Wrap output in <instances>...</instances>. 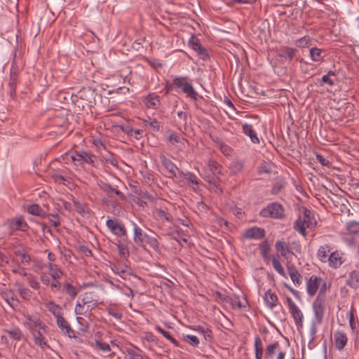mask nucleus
Here are the masks:
<instances>
[{"label":"nucleus","instance_id":"nucleus-1","mask_svg":"<svg viewBox=\"0 0 359 359\" xmlns=\"http://www.w3.org/2000/svg\"><path fill=\"white\" fill-rule=\"evenodd\" d=\"M99 304L97 299L93 298L91 292H86L80 296L76 301L74 308V313L77 316V322L81 324L83 320V318L80 316H83L90 319L92 316V311L94 310Z\"/></svg>","mask_w":359,"mask_h":359},{"label":"nucleus","instance_id":"nucleus-2","mask_svg":"<svg viewBox=\"0 0 359 359\" xmlns=\"http://www.w3.org/2000/svg\"><path fill=\"white\" fill-rule=\"evenodd\" d=\"M65 158L67 161L70 158L76 166L83 165L84 163L95 166L96 163V156L86 151H75L72 154L67 153Z\"/></svg>","mask_w":359,"mask_h":359},{"label":"nucleus","instance_id":"nucleus-3","mask_svg":"<svg viewBox=\"0 0 359 359\" xmlns=\"http://www.w3.org/2000/svg\"><path fill=\"white\" fill-rule=\"evenodd\" d=\"M22 69V64L19 62V59L17 58L16 54H15L11 66L8 81L10 95L13 97L16 95V86L18 82V75Z\"/></svg>","mask_w":359,"mask_h":359},{"label":"nucleus","instance_id":"nucleus-4","mask_svg":"<svg viewBox=\"0 0 359 359\" xmlns=\"http://www.w3.org/2000/svg\"><path fill=\"white\" fill-rule=\"evenodd\" d=\"M259 215L263 217H271L276 219H281L285 217V210L283 205L278 203L273 202L269 203L263 208Z\"/></svg>","mask_w":359,"mask_h":359},{"label":"nucleus","instance_id":"nucleus-5","mask_svg":"<svg viewBox=\"0 0 359 359\" xmlns=\"http://www.w3.org/2000/svg\"><path fill=\"white\" fill-rule=\"evenodd\" d=\"M187 77L179 76L173 79V84L194 100H197L198 97V93L195 90L193 86L187 82Z\"/></svg>","mask_w":359,"mask_h":359},{"label":"nucleus","instance_id":"nucleus-6","mask_svg":"<svg viewBox=\"0 0 359 359\" xmlns=\"http://www.w3.org/2000/svg\"><path fill=\"white\" fill-rule=\"evenodd\" d=\"M106 226L110 232L114 236L122 238L127 236V231L124 224L118 219H108Z\"/></svg>","mask_w":359,"mask_h":359},{"label":"nucleus","instance_id":"nucleus-7","mask_svg":"<svg viewBox=\"0 0 359 359\" xmlns=\"http://www.w3.org/2000/svg\"><path fill=\"white\" fill-rule=\"evenodd\" d=\"M310 215V210L305 209L303 215L298 217L294 225V229L304 237L306 236V229L309 227L311 223Z\"/></svg>","mask_w":359,"mask_h":359},{"label":"nucleus","instance_id":"nucleus-8","mask_svg":"<svg viewBox=\"0 0 359 359\" xmlns=\"http://www.w3.org/2000/svg\"><path fill=\"white\" fill-rule=\"evenodd\" d=\"M286 302L289 309V311L297 325V328H302L303 326V318L304 315L301 309L297 305L292 301L290 297H287Z\"/></svg>","mask_w":359,"mask_h":359},{"label":"nucleus","instance_id":"nucleus-9","mask_svg":"<svg viewBox=\"0 0 359 359\" xmlns=\"http://www.w3.org/2000/svg\"><path fill=\"white\" fill-rule=\"evenodd\" d=\"M323 292V288L320 289V293L313 303V311L314 313L313 324H321L325 313V307L323 305V299L320 297Z\"/></svg>","mask_w":359,"mask_h":359},{"label":"nucleus","instance_id":"nucleus-10","mask_svg":"<svg viewBox=\"0 0 359 359\" xmlns=\"http://www.w3.org/2000/svg\"><path fill=\"white\" fill-rule=\"evenodd\" d=\"M25 322L24 325L29 330V332L36 331L37 329L42 330L43 332H46L47 325L43 323L39 318L33 316L29 314H25Z\"/></svg>","mask_w":359,"mask_h":359},{"label":"nucleus","instance_id":"nucleus-11","mask_svg":"<svg viewBox=\"0 0 359 359\" xmlns=\"http://www.w3.org/2000/svg\"><path fill=\"white\" fill-rule=\"evenodd\" d=\"M222 166L216 161L210 159L208 161L207 166L203 168V173L201 175L203 177L205 173L210 174L211 176L219 178V175H222Z\"/></svg>","mask_w":359,"mask_h":359},{"label":"nucleus","instance_id":"nucleus-12","mask_svg":"<svg viewBox=\"0 0 359 359\" xmlns=\"http://www.w3.org/2000/svg\"><path fill=\"white\" fill-rule=\"evenodd\" d=\"M189 43L191 48L197 53L198 57L203 61H206L210 58V55L208 50H206L205 48L201 46L198 39H195L194 36H192L189 39Z\"/></svg>","mask_w":359,"mask_h":359},{"label":"nucleus","instance_id":"nucleus-13","mask_svg":"<svg viewBox=\"0 0 359 359\" xmlns=\"http://www.w3.org/2000/svg\"><path fill=\"white\" fill-rule=\"evenodd\" d=\"M322 282V278L313 275L309 278L306 282V292L310 297L316 294Z\"/></svg>","mask_w":359,"mask_h":359},{"label":"nucleus","instance_id":"nucleus-14","mask_svg":"<svg viewBox=\"0 0 359 359\" xmlns=\"http://www.w3.org/2000/svg\"><path fill=\"white\" fill-rule=\"evenodd\" d=\"M111 268L114 273L118 275L124 280L129 278V277L133 274L131 268L125 264H114Z\"/></svg>","mask_w":359,"mask_h":359},{"label":"nucleus","instance_id":"nucleus-15","mask_svg":"<svg viewBox=\"0 0 359 359\" xmlns=\"http://www.w3.org/2000/svg\"><path fill=\"white\" fill-rule=\"evenodd\" d=\"M144 104L146 108L151 109H158L161 105L160 97L155 93H150L142 97Z\"/></svg>","mask_w":359,"mask_h":359},{"label":"nucleus","instance_id":"nucleus-16","mask_svg":"<svg viewBox=\"0 0 359 359\" xmlns=\"http://www.w3.org/2000/svg\"><path fill=\"white\" fill-rule=\"evenodd\" d=\"M101 189L109 198H114L116 196V200L124 201L126 199V196L121 191L109 183H103Z\"/></svg>","mask_w":359,"mask_h":359},{"label":"nucleus","instance_id":"nucleus-17","mask_svg":"<svg viewBox=\"0 0 359 359\" xmlns=\"http://www.w3.org/2000/svg\"><path fill=\"white\" fill-rule=\"evenodd\" d=\"M56 324L64 334L70 338L75 337L74 330L62 315L56 318Z\"/></svg>","mask_w":359,"mask_h":359},{"label":"nucleus","instance_id":"nucleus-18","mask_svg":"<svg viewBox=\"0 0 359 359\" xmlns=\"http://www.w3.org/2000/svg\"><path fill=\"white\" fill-rule=\"evenodd\" d=\"M45 332L39 329H37L36 331L31 332L34 344L43 350L49 348V346L47 344V340L43 337V333Z\"/></svg>","mask_w":359,"mask_h":359},{"label":"nucleus","instance_id":"nucleus-19","mask_svg":"<svg viewBox=\"0 0 359 359\" xmlns=\"http://www.w3.org/2000/svg\"><path fill=\"white\" fill-rule=\"evenodd\" d=\"M133 241L139 247H144V240L147 233H146L140 226L133 222Z\"/></svg>","mask_w":359,"mask_h":359},{"label":"nucleus","instance_id":"nucleus-20","mask_svg":"<svg viewBox=\"0 0 359 359\" xmlns=\"http://www.w3.org/2000/svg\"><path fill=\"white\" fill-rule=\"evenodd\" d=\"M243 236L250 239H261L265 236V231L260 227L249 228L244 231Z\"/></svg>","mask_w":359,"mask_h":359},{"label":"nucleus","instance_id":"nucleus-21","mask_svg":"<svg viewBox=\"0 0 359 359\" xmlns=\"http://www.w3.org/2000/svg\"><path fill=\"white\" fill-rule=\"evenodd\" d=\"M203 179L205 182H207L210 188L217 194L220 195L222 194L223 191L219 184V177L215 178L211 176L210 174L205 173L203 175Z\"/></svg>","mask_w":359,"mask_h":359},{"label":"nucleus","instance_id":"nucleus-22","mask_svg":"<svg viewBox=\"0 0 359 359\" xmlns=\"http://www.w3.org/2000/svg\"><path fill=\"white\" fill-rule=\"evenodd\" d=\"M9 227L12 230H20L25 231L28 229V225L22 217H17L15 218L8 220Z\"/></svg>","mask_w":359,"mask_h":359},{"label":"nucleus","instance_id":"nucleus-23","mask_svg":"<svg viewBox=\"0 0 359 359\" xmlns=\"http://www.w3.org/2000/svg\"><path fill=\"white\" fill-rule=\"evenodd\" d=\"M264 301L265 305L270 309L275 308L278 303V298L276 293L272 292L271 290L269 289L266 291L264 296Z\"/></svg>","mask_w":359,"mask_h":359},{"label":"nucleus","instance_id":"nucleus-24","mask_svg":"<svg viewBox=\"0 0 359 359\" xmlns=\"http://www.w3.org/2000/svg\"><path fill=\"white\" fill-rule=\"evenodd\" d=\"M160 159L162 163V165L171 175V176L175 177L177 175V172L179 171V169L176 166V165L170 159L165 157L164 155L161 156Z\"/></svg>","mask_w":359,"mask_h":359},{"label":"nucleus","instance_id":"nucleus-25","mask_svg":"<svg viewBox=\"0 0 359 359\" xmlns=\"http://www.w3.org/2000/svg\"><path fill=\"white\" fill-rule=\"evenodd\" d=\"M276 250L280 254L281 256L285 257V259L289 258V255L293 254V252L291 250L289 245L286 243L285 241H278L275 244Z\"/></svg>","mask_w":359,"mask_h":359},{"label":"nucleus","instance_id":"nucleus-26","mask_svg":"<svg viewBox=\"0 0 359 359\" xmlns=\"http://www.w3.org/2000/svg\"><path fill=\"white\" fill-rule=\"evenodd\" d=\"M347 341L348 338L344 332H337L334 333V342L337 349L339 351L343 350Z\"/></svg>","mask_w":359,"mask_h":359},{"label":"nucleus","instance_id":"nucleus-27","mask_svg":"<svg viewBox=\"0 0 359 359\" xmlns=\"http://www.w3.org/2000/svg\"><path fill=\"white\" fill-rule=\"evenodd\" d=\"M338 81L337 74L334 71H329L327 74L323 75L320 79V86L328 84L333 86Z\"/></svg>","mask_w":359,"mask_h":359},{"label":"nucleus","instance_id":"nucleus-28","mask_svg":"<svg viewBox=\"0 0 359 359\" xmlns=\"http://www.w3.org/2000/svg\"><path fill=\"white\" fill-rule=\"evenodd\" d=\"M243 133L250 137L251 141L257 144L259 142V140L257 135V133L254 130L252 126L248 123H244L242 126Z\"/></svg>","mask_w":359,"mask_h":359},{"label":"nucleus","instance_id":"nucleus-29","mask_svg":"<svg viewBox=\"0 0 359 359\" xmlns=\"http://www.w3.org/2000/svg\"><path fill=\"white\" fill-rule=\"evenodd\" d=\"M46 266L48 269L50 276L53 280L61 279L63 276V272L57 264L48 263Z\"/></svg>","mask_w":359,"mask_h":359},{"label":"nucleus","instance_id":"nucleus-30","mask_svg":"<svg viewBox=\"0 0 359 359\" xmlns=\"http://www.w3.org/2000/svg\"><path fill=\"white\" fill-rule=\"evenodd\" d=\"M287 270L289 276L293 283L296 285H300L302 284V276L297 270L295 266L293 265L288 266Z\"/></svg>","mask_w":359,"mask_h":359},{"label":"nucleus","instance_id":"nucleus-31","mask_svg":"<svg viewBox=\"0 0 359 359\" xmlns=\"http://www.w3.org/2000/svg\"><path fill=\"white\" fill-rule=\"evenodd\" d=\"M346 284L353 289L359 287V271L353 270L349 273L348 279Z\"/></svg>","mask_w":359,"mask_h":359},{"label":"nucleus","instance_id":"nucleus-32","mask_svg":"<svg viewBox=\"0 0 359 359\" xmlns=\"http://www.w3.org/2000/svg\"><path fill=\"white\" fill-rule=\"evenodd\" d=\"M15 286L17 287V291L20 296L25 300H29L32 297V291L25 287L22 283L16 282Z\"/></svg>","mask_w":359,"mask_h":359},{"label":"nucleus","instance_id":"nucleus-33","mask_svg":"<svg viewBox=\"0 0 359 359\" xmlns=\"http://www.w3.org/2000/svg\"><path fill=\"white\" fill-rule=\"evenodd\" d=\"M329 264L331 267L338 268L342 264L341 257L337 251L331 252L327 259Z\"/></svg>","mask_w":359,"mask_h":359},{"label":"nucleus","instance_id":"nucleus-34","mask_svg":"<svg viewBox=\"0 0 359 359\" xmlns=\"http://www.w3.org/2000/svg\"><path fill=\"white\" fill-rule=\"evenodd\" d=\"M297 52V49L291 47H284L281 49L279 57L285 60L291 61Z\"/></svg>","mask_w":359,"mask_h":359},{"label":"nucleus","instance_id":"nucleus-35","mask_svg":"<svg viewBox=\"0 0 359 359\" xmlns=\"http://www.w3.org/2000/svg\"><path fill=\"white\" fill-rule=\"evenodd\" d=\"M331 248L330 245L325 244L319 247L317 252V257L322 262H327L329 257L328 253L330 252Z\"/></svg>","mask_w":359,"mask_h":359},{"label":"nucleus","instance_id":"nucleus-36","mask_svg":"<svg viewBox=\"0 0 359 359\" xmlns=\"http://www.w3.org/2000/svg\"><path fill=\"white\" fill-rule=\"evenodd\" d=\"M63 291L71 298H74L80 292V289L74 286L71 283H65L62 285Z\"/></svg>","mask_w":359,"mask_h":359},{"label":"nucleus","instance_id":"nucleus-37","mask_svg":"<svg viewBox=\"0 0 359 359\" xmlns=\"http://www.w3.org/2000/svg\"><path fill=\"white\" fill-rule=\"evenodd\" d=\"M148 245L154 251L158 252L160 250L159 242L156 236H152L147 234L144 240V246Z\"/></svg>","mask_w":359,"mask_h":359},{"label":"nucleus","instance_id":"nucleus-38","mask_svg":"<svg viewBox=\"0 0 359 359\" xmlns=\"http://www.w3.org/2000/svg\"><path fill=\"white\" fill-rule=\"evenodd\" d=\"M27 212L33 215L39 216L41 218L46 217V212L38 204H32L27 207Z\"/></svg>","mask_w":359,"mask_h":359},{"label":"nucleus","instance_id":"nucleus-39","mask_svg":"<svg viewBox=\"0 0 359 359\" xmlns=\"http://www.w3.org/2000/svg\"><path fill=\"white\" fill-rule=\"evenodd\" d=\"M95 346L102 351V353L104 354L105 356H109L111 355H114V353H111V348L109 344H108L106 342L101 341L100 340H95Z\"/></svg>","mask_w":359,"mask_h":359},{"label":"nucleus","instance_id":"nucleus-40","mask_svg":"<svg viewBox=\"0 0 359 359\" xmlns=\"http://www.w3.org/2000/svg\"><path fill=\"white\" fill-rule=\"evenodd\" d=\"M46 309L55 317V318L62 316L61 306L58 304H56L54 302H49L47 303Z\"/></svg>","mask_w":359,"mask_h":359},{"label":"nucleus","instance_id":"nucleus-41","mask_svg":"<svg viewBox=\"0 0 359 359\" xmlns=\"http://www.w3.org/2000/svg\"><path fill=\"white\" fill-rule=\"evenodd\" d=\"M126 353L128 359H143L142 351L136 346L128 348L126 349Z\"/></svg>","mask_w":359,"mask_h":359},{"label":"nucleus","instance_id":"nucleus-42","mask_svg":"<svg viewBox=\"0 0 359 359\" xmlns=\"http://www.w3.org/2000/svg\"><path fill=\"white\" fill-rule=\"evenodd\" d=\"M323 51L316 47H313L310 49L309 55L311 59L314 62H320L323 60L324 56L323 55Z\"/></svg>","mask_w":359,"mask_h":359},{"label":"nucleus","instance_id":"nucleus-43","mask_svg":"<svg viewBox=\"0 0 359 359\" xmlns=\"http://www.w3.org/2000/svg\"><path fill=\"white\" fill-rule=\"evenodd\" d=\"M156 330L161 334L164 337H165L168 340H169L175 346L181 347L178 341H177L175 338H173L168 332L163 329L161 326L156 325L155 327Z\"/></svg>","mask_w":359,"mask_h":359},{"label":"nucleus","instance_id":"nucleus-44","mask_svg":"<svg viewBox=\"0 0 359 359\" xmlns=\"http://www.w3.org/2000/svg\"><path fill=\"white\" fill-rule=\"evenodd\" d=\"M8 337L14 340L20 341L23 337L21 330L17 327H13L11 330H6Z\"/></svg>","mask_w":359,"mask_h":359},{"label":"nucleus","instance_id":"nucleus-45","mask_svg":"<svg viewBox=\"0 0 359 359\" xmlns=\"http://www.w3.org/2000/svg\"><path fill=\"white\" fill-rule=\"evenodd\" d=\"M26 278H27V282L29 284V285L30 286V287H32V289H34V290L40 289V287H41L40 283L38 281L37 278L34 274L29 273Z\"/></svg>","mask_w":359,"mask_h":359},{"label":"nucleus","instance_id":"nucleus-46","mask_svg":"<svg viewBox=\"0 0 359 359\" xmlns=\"http://www.w3.org/2000/svg\"><path fill=\"white\" fill-rule=\"evenodd\" d=\"M346 231L350 234H359V222L355 221H351L348 222L346 224Z\"/></svg>","mask_w":359,"mask_h":359},{"label":"nucleus","instance_id":"nucleus-47","mask_svg":"<svg viewBox=\"0 0 359 359\" xmlns=\"http://www.w3.org/2000/svg\"><path fill=\"white\" fill-rule=\"evenodd\" d=\"M140 174L143 177L144 182L148 184H151L155 181V176L154 173L149 170H141Z\"/></svg>","mask_w":359,"mask_h":359},{"label":"nucleus","instance_id":"nucleus-48","mask_svg":"<svg viewBox=\"0 0 359 359\" xmlns=\"http://www.w3.org/2000/svg\"><path fill=\"white\" fill-rule=\"evenodd\" d=\"M273 269L282 276L286 277L284 268L281 265L279 259L276 257H273L271 259Z\"/></svg>","mask_w":359,"mask_h":359},{"label":"nucleus","instance_id":"nucleus-49","mask_svg":"<svg viewBox=\"0 0 359 359\" xmlns=\"http://www.w3.org/2000/svg\"><path fill=\"white\" fill-rule=\"evenodd\" d=\"M74 206L76 211L83 217L86 216L88 213L87 206L84 203H81L77 201H74Z\"/></svg>","mask_w":359,"mask_h":359},{"label":"nucleus","instance_id":"nucleus-50","mask_svg":"<svg viewBox=\"0 0 359 359\" xmlns=\"http://www.w3.org/2000/svg\"><path fill=\"white\" fill-rule=\"evenodd\" d=\"M146 126H149L154 132H158L161 129V123L156 119L149 118L144 121Z\"/></svg>","mask_w":359,"mask_h":359},{"label":"nucleus","instance_id":"nucleus-51","mask_svg":"<svg viewBox=\"0 0 359 359\" xmlns=\"http://www.w3.org/2000/svg\"><path fill=\"white\" fill-rule=\"evenodd\" d=\"M117 248H118V254L122 258L126 259L129 256L128 247L124 243H121V242L118 243L117 244Z\"/></svg>","mask_w":359,"mask_h":359},{"label":"nucleus","instance_id":"nucleus-52","mask_svg":"<svg viewBox=\"0 0 359 359\" xmlns=\"http://www.w3.org/2000/svg\"><path fill=\"white\" fill-rule=\"evenodd\" d=\"M270 250L271 246L266 241H264L260 244V252L263 258L265 259L269 257Z\"/></svg>","mask_w":359,"mask_h":359},{"label":"nucleus","instance_id":"nucleus-53","mask_svg":"<svg viewBox=\"0 0 359 359\" xmlns=\"http://www.w3.org/2000/svg\"><path fill=\"white\" fill-rule=\"evenodd\" d=\"M13 310H17L20 306V302L17 297L13 294L8 299L5 301Z\"/></svg>","mask_w":359,"mask_h":359},{"label":"nucleus","instance_id":"nucleus-54","mask_svg":"<svg viewBox=\"0 0 359 359\" xmlns=\"http://www.w3.org/2000/svg\"><path fill=\"white\" fill-rule=\"evenodd\" d=\"M184 339L187 343L194 347H197L200 344L198 338L194 335L187 334L184 336Z\"/></svg>","mask_w":359,"mask_h":359},{"label":"nucleus","instance_id":"nucleus-55","mask_svg":"<svg viewBox=\"0 0 359 359\" xmlns=\"http://www.w3.org/2000/svg\"><path fill=\"white\" fill-rule=\"evenodd\" d=\"M192 329L195 331H197L199 333L203 334L205 338L207 337H211L212 331L207 327L198 325V326H194V327H193Z\"/></svg>","mask_w":359,"mask_h":359},{"label":"nucleus","instance_id":"nucleus-56","mask_svg":"<svg viewBox=\"0 0 359 359\" xmlns=\"http://www.w3.org/2000/svg\"><path fill=\"white\" fill-rule=\"evenodd\" d=\"M279 346L280 344L278 341L267 345L266 347V355L269 358L271 357L272 355L275 353V351L279 348Z\"/></svg>","mask_w":359,"mask_h":359},{"label":"nucleus","instance_id":"nucleus-57","mask_svg":"<svg viewBox=\"0 0 359 359\" xmlns=\"http://www.w3.org/2000/svg\"><path fill=\"white\" fill-rule=\"evenodd\" d=\"M12 272L23 277H27L29 274L25 268L22 267L20 264L13 266L12 268Z\"/></svg>","mask_w":359,"mask_h":359},{"label":"nucleus","instance_id":"nucleus-58","mask_svg":"<svg viewBox=\"0 0 359 359\" xmlns=\"http://www.w3.org/2000/svg\"><path fill=\"white\" fill-rule=\"evenodd\" d=\"M50 223L54 226H58L60 224V221L57 214H46V217Z\"/></svg>","mask_w":359,"mask_h":359},{"label":"nucleus","instance_id":"nucleus-59","mask_svg":"<svg viewBox=\"0 0 359 359\" xmlns=\"http://www.w3.org/2000/svg\"><path fill=\"white\" fill-rule=\"evenodd\" d=\"M311 39L309 36H305L297 41V46L299 48H306L311 45Z\"/></svg>","mask_w":359,"mask_h":359},{"label":"nucleus","instance_id":"nucleus-60","mask_svg":"<svg viewBox=\"0 0 359 359\" xmlns=\"http://www.w3.org/2000/svg\"><path fill=\"white\" fill-rule=\"evenodd\" d=\"M107 313L109 316H111L118 320H121L123 317L122 313L114 307H109L107 309Z\"/></svg>","mask_w":359,"mask_h":359},{"label":"nucleus","instance_id":"nucleus-61","mask_svg":"<svg viewBox=\"0 0 359 359\" xmlns=\"http://www.w3.org/2000/svg\"><path fill=\"white\" fill-rule=\"evenodd\" d=\"M92 143L97 149H106L105 143L99 136L93 137L92 139Z\"/></svg>","mask_w":359,"mask_h":359},{"label":"nucleus","instance_id":"nucleus-62","mask_svg":"<svg viewBox=\"0 0 359 359\" xmlns=\"http://www.w3.org/2000/svg\"><path fill=\"white\" fill-rule=\"evenodd\" d=\"M50 176L56 183H62L66 180L65 177L57 170H53Z\"/></svg>","mask_w":359,"mask_h":359},{"label":"nucleus","instance_id":"nucleus-63","mask_svg":"<svg viewBox=\"0 0 359 359\" xmlns=\"http://www.w3.org/2000/svg\"><path fill=\"white\" fill-rule=\"evenodd\" d=\"M284 187V184L281 182H276L273 184L271 193V194L276 195L278 194Z\"/></svg>","mask_w":359,"mask_h":359},{"label":"nucleus","instance_id":"nucleus-64","mask_svg":"<svg viewBox=\"0 0 359 359\" xmlns=\"http://www.w3.org/2000/svg\"><path fill=\"white\" fill-rule=\"evenodd\" d=\"M316 160L320 163L323 166L330 167V162L327 158H324L323 155L316 153Z\"/></svg>","mask_w":359,"mask_h":359}]
</instances>
